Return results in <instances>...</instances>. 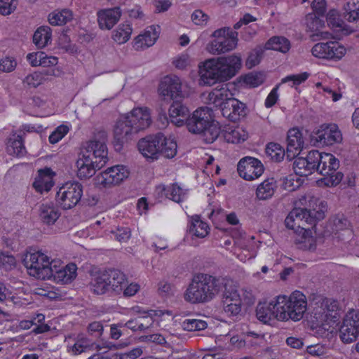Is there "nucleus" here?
Wrapping results in <instances>:
<instances>
[{
  "instance_id": "f257e3e1",
  "label": "nucleus",
  "mask_w": 359,
  "mask_h": 359,
  "mask_svg": "<svg viewBox=\"0 0 359 359\" xmlns=\"http://www.w3.org/2000/svg\"><path fill=\"white\" fill-rule=\"evenodd\" d=\"M100 140H93L86 143L79 154L76 162L77 177L87 179L93 176L96 170H100L107 163V149L106 146V133H100Z\"/></svg>"
},
{
  "instance_id": "f03ea898",
  "label": "nucleus",
  "mask_w": 359,
  "mask_h": 359,
  "mask_svg": "<svg viewBox=\"0 0 359 359\" xmlns=\"http://www.w3.org/2000/svg\"><path fill=\"white\" fill-rule=\"evenodd\" d=\"M241 67V59L232 55L205 60L199 65L200 83L212 86L231 79Z\"/></svg>"
},
{
  "instance_id": "7ed1b4c3",
  "label": "nucleus",
  "mask_w": 359,
  "mask_h": 359,
  "mask_svg": "<svg viewBox=\"0 0 359 359\" xmlns=\"http://www.w3.org/2000/svg\"><path fill=\"white\" fill-rule=\"evenodd\" d=\"M151 123V114L147 107L134 108L130 114L121 117L114 130L116 149L121 150L125 142L133 139L140 131L147 128Z\"/></svg>"
},
{
  "instance_id": "20e7f679",
  "label": "nucleus",
  "mask_w": 359,
  "mask_h": 359,
  "mask_svg": "<svg viewBox=\"0 0 359 359\" xmlns=\"http://www.w3.org/2000/svg\"><path fill=\"white\" fill-rule=\"evenodd\" d=\"M230 284L231 279L200 273L194 277L184 297L191 304L206 303L222 292L224 287H228Z\"/></svg>"
},
{
  "instance_id": "39448f33",
  "label": "nucleus",
  "mask_w": 359,
  "mask_h": 359,
  "mask_svg": "<svg viewBox=\"0 0 359 359\" xmlns=\"http://www.w3.org/2000/svg\"><path fill=\"white\" fill-rule=\"evenodd\" d=\"M310 209L294 208L292 210L285 220V226L290 229L302 228L309 229L306 225L315 226L317 222L325 217L327 210V203L315 196H308Z\"/></svg>"
},
{
  "instance_id": "423d86ee",
  "label": "nucleus",
  "mask_w": 359,
  "mask_h": 359,
  "mask_svg": "<svg viewBox=\"0 0 359 359\" xmlns=\"http://www.w3.org/2000/svg\"><path fill=\"white\" fill-rule=\"evenodd\" d=\"M212 116V109L208 107L197 109L187 119V129L191 133L203 134L206 143H212L221 133L219 123L213 120Z\"/></svg>"
},
{
  "instance_id": "0eeeda50",
  "label": "nucleus",
  "mask_w": 359,
  "mask_h": 359,
  "mask_svg": "<svg viewBox=\"0 0 359 359\" xmlns=\"http://www.w3.org/2000/svg\"><path fill=\"white\" fill-rule=\"evenodd\" d=\"M344 314L343 306L336 300L324 299L313 311V322L317 327L330 332L337 330L340 320Z\"/></svg>"
},
{
  "instance_id": "6e6552de",
  "label": "nucleus",
  "mask_w": 359,
  "mask_h": 359,
  "mask_svg": "<svg viewBox=\"0 0 359 359\" xmlns=\"http://www.w3.org/2000/svg\"><path fill=\"white\" fill-rule=\"evenodd\" d=\"M277 306L280 309L279 320L299 321L303 318L306 311L307 302L305 295L299 292H293L289 297L278 296Z\"/></svg>"
},
{
  "instance_id": "1a4fd4ad",
  "label": "nucleus",
  "mask_w": 359,
  "mask_h": 359,
  "mask_svg": "<svg viewBox=\"0 0 359 359\" xmlns=\"http://www.w3.org/2000/svg\"><path fill=\"white\" fill-rule=\"evenodd\" d=\"M60 260L53 259L41 251L27 255L24 264L28 273L39 279H50L53 275L52 267H55Z\"/></svg>"
},
{
  "instance_id": "9d476101",
  "label": "nucleus",
  "mask_w": 359,
  "mask_h": 359,
  "mask_svg": "<svg viewBox=\"0 0 359 359\" xmlns=\"http://www.w3.org/2000/svg\"><path fill=\"white\" fill-rule=\"evenodd\" d=\"M211 36L214 39L208 44L207 50L214 55L231 51L238 43V32L227 27L215 30Z\"/></svg>"
},
{
  "instance_id": "9b49d317",
  "label": "nucleus",
  "mask_w": 359,
  "mask_h": 359,
  "mask_svg": "<svg viewBox=\"0 0 359 359\" xmlns=\"http://www.w3.org/2000/svg\"><path fill=\"white\" fill-rule=\"evenodd\" d=\"M83 196V186L78 182H69L61 187L57 192L55 199L64 210L76 206Z\"/></svg>"
},
{
  "instance_id": "f8f14e48",
  "label": "nucleus",
  "mask_w": 359,
  "mask_h": 359,
  "mask_svg": "<svg viewBox=\"0 0 359 359\" xmlns=\"http://www.w3.org/2000/svg\"><path fill=\"white\" fill-rule=\"evenodd\" d=\"M310 138L315 147L330 146L341 142L342 134L337 124L324 123L311 134Z\"/></svg>"
},
{
  "instance_id": "ddd939ff",
  "label": "nucleus",
  "mask_w": 359,
  "mask_h": 359,
  "mask_svg": "<svg viewBox=\"0 0 359 359\" xmlns=\"http://www.w3.org/2000/svg\"><path fill=\"white\" fill-rule=\"evenodd\" d=\"M339 337L344 343L356 340L359 335V311L350 310L343 318L342 324L338 326Z\"/></svg>"
},
{
  "instance_id": "4468645a",
  "label": "nucleus",
  "mask_w": 359,
  "mask_h": 359,
  "mask_svg": "<svg viewBox=\"0 0 359 359\" xmlns=\"http://www.w3.org/2000/svg\"><path fill=\"white\" fill-rule=\"evenodd\" d=\"M223 311L228 316H237L241 311V296L231 280L228 287H224L223 290Z\"/></svg>"
},
{
  "instance_id": "2eb2a0df",
  "label": "nucleus",
  "mask_w": 359,
  "mask_h": 359,
  "mask_svg": "<svg viewBox=\"0 0 359 359\" xmlns=\"http://www.w3.org/2000/svg\"><path fill=\"white\" fill-rule=\"evenodd\" d=\"M238 172L245 180H253L259 177L264 172V166L257 158L245 156L238 163Z\"/></svg>"
},
{
  "instance_id": "dca6fc26",
  "label": "nucleus",
  "mask_w": 359,
  "mask_h": 359,
  "mask_svg": "<svg viewBox=\"0 0 359 359\" xmlns=\"http://www.w3.org/2000/svg\"><path fill=\"white\" fill-rule=\"evenodd\" d=\"M313 56L328 60H339L346 53V48L337 41L318 43L311 50Z\"/></svg>"
},
{
  "instance_id": "f3484780",
  "label": "nucleus",
  "mask_w": 359,
  "mask_h": 359,
  "mask_svg": "<svg viewBox=\"0 0 359 359\" xmlns=\"http://www.w3.org/2000/svg\"><path fill=\"white\" fill-rule=\"evenodd\" d=\"M158 92L165 100L182 99L183 94L180 79L175 75L165 76L159 84Z\"/></svg>"
},
{
  "instance_id": "a211bd4d",
  "label": "nucleus",
  "mask_w": 359,
  "mask_h": 359,
  "mask_svg": "<svg viewBox=\"0 0 359 359\" xmlns=\"http://www.w3.org/2000/svg\"><path fill=\"white\" fill-rule=\"evenodd\" d=\"M129 176V171L123 165H115L108 168L97 176L98 183L104 187L116 185Z\"/></svg>"
},
{
  "instance_id": "6ab92c4d",
  "label": "nucleus",
  "mask_w": 359,
  "mask_h": 359,
  "mask_svg": "<svg viewBox=\"0 0 359 359\" xmlns=\"http://www.w3.org/2000/svg\"><path fill=\"white\" fill-rule=\"evenodd\" d=\"M162 133L147 136L138 142V149L146 158L152 160L157 159L159 154V147Z\"/></svg>"
},
{
  "instance_id": "aec40b11",
  "label": "nucleus",
  "mask_w": 359,
  "mask_h": 359,
  "mask_svg": "<svg viewBox=\"0 0 359 359\" xmlns=\"http://www.w3.org/2000/svg\"><path fill=\"white\" fill-rule=\"evenodd\" d=\"M278 304V297L270 302L259 303L256 309V316L259 320L264 323H271L275 320H279L280 309Z\"/></svg>"
},
{
  "instance_id": "412c9836",
  "label": "nucleus",
  "mask_w": 359,
  "mask_h": 359,
  "mask_svg": "<svg viewBox=\"0 0 359 359\" xmlns=\"http://www.w3.org/2000/svg\"><path fill=\"white\" fill-rule=\"evenodd\" d=\"M160 27L151 25L147 27L142 34L134 39L133 47L136 50H142L152 46L159 36Z\"/></svg>"
},
{
  "instance_id": "4be33fe9",
  "label": "nucleus",
  "mask_w": 359,
  "mask_h": 359,
  "mask_svg": "<svg viewBox=\"0 0 359 359\" xmlns=\"http://www.w3.org/2000/svg\"><path fill=\"white\" fill-rule=\"evenodd\" d=\"M222 116L232 122H236L246 114L245 104L236 98L230 97L222 108Z\"/></svg>"
},
{
  "instance_id": "5701e85b",
  "label": "nucleus",
  "mask_w": 359,
  "mask_h": 359,
  "mask_svg": "<svg viewBox=\"0 0 359 359\" xmlns=\"http://www.w3.org/2000/svg\"><path fill=\"white\" fill-rule=\"evenodd\" d=\"M106 271L111 295L122 294L124 287L128 284L126 276L120 270L115 269H109Z\"/></svg>"
},
{
  "instance_id": "b1692460",
  "label": "nucleus",
  "mask_w": 359,
  "mask_h": 359,
  "mask_svg": "<svg viewBox=\"0 0 359 359\" xmlns=\"http://www.w3.org/2000/svg\"><path fill=\"white\" fill-rule=\"evenodd\" d=\"M61 263L57 264L52 267L53 275L51 278L58 283L67 284L71 283L76 277L77 266L74 263H70L65 267L60 268Z\"/></svg>"
},
{
  "instance_id": "393cba45",
  "label": "nucleus",
  "mask_w": 359,
  "mask_h": 359,
  "mask_svg": "<svg viewBox=\"0 0 359 359\" xmlns=\"http://www.w3.org/2000/svg\"><path fill=\"white\" fill-rule=\"evenodd\" d=\"M156 192L159 196H165L176 203L184 201L187 198V190H184L177 184L168 186L161 184L156 187Z\"/></svg>"
},
{
  "instance_id": "a878e982",
  "label": "nucleus",
  "mask_w": 359,
  "mask_h": 359,
  "mask_svg": "<svg viewBox=\"0 0 359 359\" xmlns=\"http://www.w3.org/2000/svg\"><path fill=\"white\" fill-rule=\"evenodd\" d=\"M180 100H173L169 108L170 120L177 126H183L189 115V109Z\"/></svg>"
},
{
  "instance_id": "bb28decb",
  "label": "nucleus",
  "mask_w": 359,
  "mask_h": 359,
  "mask_svg": "<svg viewBox=\"0 0 359 359\" xmlns=\"http://www.w3.org/2000/svg\"><path fill=\"white\" fill-rule=\"evenodd\" d=\"M232 96L233 94L227 88V85L222 86L221 88H215L208 94V104L215 107H219L222 112L224 104Z\"/></svg>"
},
{
  "instance_id": "cd10ccee",
  "label": "nucleus",
  "mask_w": 359,
  "mask_h": 359,
  "mask_svg": "<svg viewBox=\"0 0 359 359\" xmlns=\"http://www.w3.org/2000/svg\"><path fill=\"white\" fill-rule=\"evenodd\" d=\"M107 271H102L92 278L89 283V289L91 292L97 295H111L107 279Z\"/></svg>"
},
{
  "instance_id": "c85d7f7f",
  "label": "nucleus",
  "mask_w": 359,
  "mask_h": 359,
  "mask_svg": "<svg viewBox=\"0 0 359 359\" xmlns=\"http://www.w3.org/2000/svg\"><path fill=\"white\" fill-rule=\"evenodd\" d=\"M32 185L40 194L48 192L54 185L50 168L39 170Z\"/></svg>"
},
{
  "instance_id": "c756f323",
  "label": "nucleus",
  "mask_w": 359,
  "mask_h": 359,
  "mask_svg": "<svg viewBox=\"0 0 359 359\" xmlns=\"http://www.w3.org/2000/svg\"><path fill=\"white\" fill-rule=\"evenodd\" d=\"M121 15L119 7L100 11L98 15V23L101 29H111L118 21Z\"/></svg>"
},
{
  "instance_id": "7c9ffc66",
  "label": "nucleus",
  "mask_w": 359,
  "mask_h": 359,
  "mask_svg": "<svg viewBox=\"0 0 359 359\" xmlns=\"http://www.w3.org/2000/svg\"><path fill=\"white\" fill-rule=\"evenodd\" d=\"M287 142V157L292 158L294 156L296 152L302 149L304 146L302 135L298 128H293L288 130Z\"/></svg>"
},
{
  "instance_id": "2f4dec72",
  "label": "nucleus",
  "mask_w": 359,
  "mask_h": 359,
  "mask_svg": "<svg viewBox=\"0 0 359 359\" xmlns=\"http://www.w3.org/2000/svg\"><path fill=\"white\" fill-rule=\"evenodd\" d=\"M60 215L58 208L53 203H42L39 207V218L46 224H55Z\"/></svg>"
},
{
  "instance_id": "473e14b6",
  "label": "nucleus",
  "mask_w": 359,
  "mask_h": 359,
  "mask_svg": "<svg viewBox=\"0 0 359 359\" xmlns=\"http://www.w3.org/2000/svg\"><path fill=\"white\" fill-rule=\"evenodd\" d=\"M326 20L329 26L337 31H341L344 34H350L354 32L355 28L346 24L345 20L341 19L336 10H330L327 16Z\"/></svg>"
},
{
  "instance_id": "72a5a7b5",
  "label": "nucleus",
  "mask_w": 359,
  "mask_h": 359,
  "mask_svg": "<svg viewBox=\"0 0 359 359\" xmlns=\"http://www.w3.org/2000/svg\"><path fill=\"white\" fill-rule=\"evenodd\" d=\"M317 15H309L306 16V27L315 34L313 36H318L320 39H329L331 35L328 32L321 31L325 26V21L320 18L321 16Z\"/></svg>"
},
{
  "instance_id": "f704fd0d",
  "label": "nucleus",
  "mask_w": 359,
  "mask_h": 359,
  "mask_svg": "<svg viewBox=\"0 0 359 359\" xmlns=\"http://www.w3.org/2000/svg\"><path fill=\"white\" fill-rule=\"evenodd\" d=\"M6 150L9 155L23 156L26 154V149L22 137L15 133L12 134L8 139Z\"/></svg>"
},
{
  "instance_id": "c9c22d12",
  "label": "nucleus",
  "mask_w": 359,
  "mask_h": 359,
  "mask_svg": "<svg viewBox=\"0 0 359 359\" xmlns=\"http://www.w3.org/2000/svg\"><path fill=\"white\" fill-rule=\"evenodd\" d=\"M91 345V341L88 338L83 335H78L77 337L74 340L73 344H71L69 341H68L67 349V351L71 354L77 355L86 352L90 348Z\"/></svg>"
},
{
  "instance_id": "e433bc0d",
  "label": "nucleus",
  "mask_w": 359,
  "mask_h": 359,
  "mask_svg": "<svg viewBox=\"0 0 359 359\" xmlns=\"http://www.w3.org/2000/svg\"><path fill=\"white\" fill-rule=\"evenodd\" d=\"M73 19V13L69 9L56 10L48 15V22L51 25L61 26Z\"/></svg>"
},
{
  "instance_id": "4c0bfd02",
  "label": "nucleus",
  "mask_w": 359,
  "mask_h": 359,
  "mask_svg": "<svg viewBox=\"0 0 359 359\" xmlns=\"http://www.w3.org/2000/svg\"><path fill=\"white\" fill-rule=\"evenodd\" d=\"M51 29L48 26H41L34 33L33 42L39 48L46 46L51 40Z\"/></svg>"
},
{
  "instance_id": "58836bf2",
  "label": "nucleus",
  "mask_w": 359,
  "mask_h": 359,
  "mask_svg": "<svg viewBox=\"0 0 359 359\" xmlns=\"http://www.w3.org/2000/svg\"><path fill=\"white\" fill-rule=\"evenodd\" d=\"M276 188L273 178H269L262 182L257 188L256 195L259 200H266L274 194Z\"/></svg>"
},
{
  "instance_id": "ea45409f",
  "label": "nucleus",
  "mask_w": 359,
  "mask_h": 359,
  "mask_svg": "<svg viewBox=\"0 0 359 359\" xmlns=\"http://www.w3.org/2000/svg\"><path fill=\"white\" fill-rule=\"evenodd\" d=\"M290 41L284 36H273L265 44L267 50H274L285 53L290 49Z\"/></svg>"
},
{
  "instance_id": "a19ab883",
  "label": "nucleus",
  "mask_w": 359,
  "mask_h": 359,
  "mask_svg": "<svg viewBox=\"0 0 359 359\" xmlns=\"http://www.w3.org/2000/svg\"><path fill=\"white\" fill-rule=\"evenodd\" d=\"M161 142L159 154L168 158L175 157L177 154V142L173 139L167 138L163 134Z\"/></svg>"
},
{
  "instance_id": "79ce46f5",
  "label": "nucleus",
  "mask_w": 359,
  "mask_h": 359,
  "mask_svg": "<svg viewBox=\"0 0 359 359\" xmlns=\"http://www.w3.org/2000/svg\"><path fill=\"white\" fill-rule=\"evenodd\" d=\"M342 17L345 22H359V2H347L344 6Z\"/></svg>"
},
{
  "instance_id": "37998d69",
  "label": "nucleus",
  "mask_w": 359,
  "mask_h": 359,
  "mask_svg": "<svg viewBox=\"0 0 359 359\" xmlns=\"http://www.w3.org/2000/svg\"><path fill=\"white\" fill-rule=\"evenodd\" d=\"M323 166L320 168V174L323 176H327L329 172L337 171L339 166V161L331 154H324L323 161L321 162Z\"/></svg>"
},
{
  "instance_id": "c03bdc74",
  "label": "nucleus",
  "mask_w": 359,
  "mask_h": 359,
  "mask_svg": "<svg viewBox=\"0 0 359 359\" xmlns=\"http://www.w3.org/2000/svg\"><path fill=\"white\" fill-rule=\"evenodd\" d=\"M133 29L129 24L119 25L113 33V39L118 44L127 42L130 38Z\"/></svg>"
},
{
  "instance_id": "a18cd8bd",
  "label": "nucleus",
  "mask_w": 359,
  "mask_h": 359,
  "mask_svg": "<svg viewBox=\"0 0 359 359\" xmlns=\"http://www.w3.org/2000/svg\"><path fill=\"white\" fill-rule=\"evenodd\" d=\"M209 226L207 223L201 221L198 217L192 219L189 231L198 238H204L208 233Z\"/></svg>"
},
{
  "instance_id": "49530a36",
  "label": "nucleus",
  "mask_w": 359,
  "mask_h": 359,
  "mask_svg": "<svg viewBox=\"0 0 359 359\" xmlns=\"http://www.w3.org/2000/svg\"><path fill=\"white\" fill-rule=\"evenodd\" d=\"M323 154L317 150L310 151L304 158L307 161L309 167L311 169L312 172L317 170L320 173V168L323 161Z\"/></svg>"
},
{
  "instance_id": "de8ad7c7",
  "label": "nucleus",
  "mask_w": 359,
  "mask_h": 359,
  "mask_svg": "<svg viewBox=\"0 0 359 359\" xmlns=\"http://www.w3.org/2000/svg\"><path fill=\"white\" fill-rule=\"evenodd\" d=\"M293 169L296 175L298 176H308L313 173L311 169L309 167L307 161L302 156L295 157Z\"/></svg>"
},
{
  "instance_id": "09e8293b",
  "label": "nucleus",
  "mask_w": 359,
  "mask_h": 359,
  "mask_svg": "<svg viewBox=\"0 0 359 359\" xmlns=\"http://www.w3.org/2000/svg\"><path fill=\"white\" fill-rule=\"evenodd\" d=\"M266 154L271 160L280 162L285 154L284 149L278 143L270 142L266 148Z\"/></svg>"
},
{
  "instance_id": "8fccbe9b",
  "label": "nucleus",
  "mask_w": 359,
  "mask_h": 359,
  "mask_svg": "<svg viewBox=\"0 0 359 359\" xmlns=\"http://www.w3.org/2000/svg\"><path fill=\"white\" fill-rule=\"evenodd\" d=\"M157 311L149 310L147 311H143L138 316L140 330L144 331L152 327L154 320V316H157Z\"/></svg>"
},
{
  "instance_id": "3c124183",
  "label": "nucleus",
  "mask_w": 359,
  "mask_h": 359,
  "mask_svg": "<svg viewBox=\"0 0 359 359\" xmlns=\"http://www.w3.org/2000/svg\"><path fill=\"white\" fill-rule=\"evenodd\" d=\"M182 327L191 332L203 330L207 327V323L198 319H186L182 323Z\"/></svg>"
},
{
  "instance_id": "603ef678",
  "label": "nucleus",
  "mask_w": 359,
  "mask_h": 359,
  "mask_svg": "<svg viewBox=\"0 0 359 359\" xmlns=\"http://www.w3.org/2000/svg\"><path fill=\"white\" fill-rule=\"evenodd\" d=\"M44 81L43 74L39 72H34L28 74L24 79L23 83L29 87L36 88Z\"/></svg>"
},
{
  "instance_id": "864d4df0",
  "label": "nucleus",
  "mask_w": 359,
  "mask_h": 359,
  "mask_svg": "<svg viewBox=\"0 0 359 359\" xmlns=\"http://www.w3.org/2000/svg\"><path fill=\"white\" fill-rule=\"evenodd\" d=\"M309 74L306 72L299 74L288 75L281 79L280 83L292 82L291 87L299 86L302 83L304 82L309 78Z\"/></svg>"
},
{
  "instance_id": "5fc2aeb1",
  "label": "nucleus",
  "mask_w": 359,
  "mask_h": 359,
  "mask_svg": "<svg viewBox=\"0 0 359 359\" xmlns=\"http://www.w3.org/2000/svg\"><path fill=\"white\" fill-rule=\"evenodd\" d=\"M223 136L226 142L232 144L239 143L245 140V138L242 137L238 129L229 128V130L224 132Z\"/></svg>"
},
{
  "instance_id": "6e6d98bb",
  "label": "nucleus",
  "mask_w": 359,
  "mask_h": 359,
  "mask_svg": "<svg viewBox=\"0 0 359 359\" xmlns=\"http://www.w3.org/2000/svg\"><path fill=\"white\" fill-rule=\"evenodd\" d=\"M116 240L121 243L127 242L131 236V231L128 227L120 226L111 231Z\"/></svg>"
},
{
  "instance_id": "4d7b16f0",
  "label": "nucleus",
  "mask_w": 359,
  "mask_h": 359,
  "mask_svg": "<svg viewBox=\"0 0 359 359\" xmlns=\"http://www.w3.org/2000/svg\"><path fill=\"white\" fill-rule=\"evenodd\" d=\"M69 128L67 126L61 125L56 128V129L50 135L49 142L51 144L57 143L62 140L65 135L67 134Z\"/></svg>"
},
{
  "instance_id": "13d9d810",
  "label": "nucleus",
  "mask_w": 359,
  "mask_h": 359,
  "mask_svg": "<svg viewBox=\"0 0 359 359\" xmlns=\"http://www.w3.org/2000/svg\"><path fill=\"white\" fill-rule=\"evenodd\" d=\"M325 184L328 187H334L340 183L343 178V174L341 172H329L327 176H324Z\"/></svg>"
},
{
  "instance_id": "bf43d9fd",
  "label": "nucleus",
  "mask_w": 359,
  "mask_h": 359,
  "mask_svg": "<svg viewBox=\"0 0 359 359\" xmlns=\"http://www.w3.org/2000/svg\"><path fill=\"white\" fill-rule=\"evenodd\" d=\"M297 176L290 175L283 179V187L284 189L287 190L289 191H292L297 189L300 183L299 182V179L297 178Z\"/></svg>"
},
{
  "instance_id": "052dcab7",
  "label": "nucleus",
  "mask_w": 359,
  "mask_h": 359,
  "mask_svg": "<svg viewBox=\"0 0 359 359\" xmlns=\"http://www.w3.org/2000/svg\"><path fill=\"white\" fill-rule=\"evenodd\" d=\"M17 62L11 57H5L0 60V71L11 72L16 67Z\"/></svg>"
},
{
  "instance_id": "680f3d73",
  "label": "nucleus",
  "mask_w": 359,
  "mask_h": 359,
  "mask_svg": "<svg viewBox=\"0 0 359 359\" xmlns=\"http://www.w3.org/2000/svg\"><path fill=\"white\" fill-rule=\"evenodd\" d=\"M15 0H0V13L6 15L11 14L16 8Z\"/></svg>"
},
{
  "instance_id": "e2e57ef3",
  "label": "nucleus",
  "mask_w": 359,
  "mask_h": 359,
  "mask_svg": "<svg viewBox=\"0 0 359 359\" xmlns=\"http://www.w3.org/2000/svg\"><path fill=\"white\" fill-rule=\"evenodd\" d=\"M15 258L13 255L4 253L0 254V266L5 269V270H11L15 266Z\"/></svg>"
},
{
  "instance_id": "0e129e2a",
  "label": "nucleus",
  "mask_w": 359,
  "mask_h": 359,
  "mask_svg": "<svg viewBox=\"0 0 359 359\" xmlns=\"http://www.w3.org/2000/svg\"><path fill=\"white\" fill-rule=\"evenodd\" d=\"M209 17L201 10H196L191 15L192 21L197 25H205L208 22Z\"/></svg>"
},
{
  "instance_id": "69168bd1",
  "label": "nucleus",
  "mask_w": 359,
  "mask_h": 359,
  "mask_svg": "<svg viewBox=\"0 0 359 359\" xmlns=\"http://www.w3.org/2000/svg\"><path fill=\"white\" fill-rule=\"evenodd\" d=\"M280 83L276 85L269 93L266 97L264 102V105L266 108L272 107L278 100V90Z\"/></svg>"
},
{
  "instance_id": "338daca9",
  "label": "nucleus",
  "mask_w": 359,
  "mask_h": 359,
  "mask_svg": "<svg viewBox=\"0 0 359 359\" xmlns=\"http://www.w3.org/2000/svg\"><path fill=\"white\" fill-rule=\"evenodd\" d=\"M245 82L251 87H257L263 82L262 74H249L245 76Z\"/></svg>"
},
{
  "instance_id": "774afa93",
  "label": "nucleus",
  "mask_w": 359,
  "mask_h": 359,
  "mask_svg": "<svg viewBox=\"0 0 359 359\" xmlns=\"http://www.w3.org/2000/svg\"><path fill=\"white\" fill-rule=\"evenodd\" d=\"M311 6L315 15L324 17L326 12L325 0H314Z\"/></svg>"
}]
</instances>
